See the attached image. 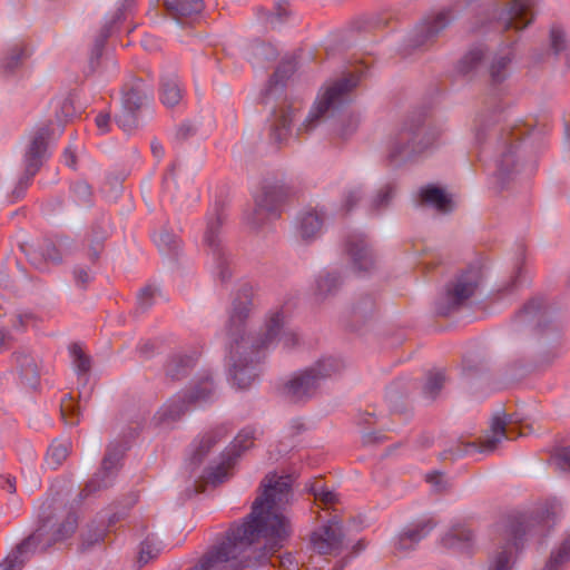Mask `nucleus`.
<instances>
[{
	"mask_svg": "<svg viewBox=\"0 0 570 570\" xmlns=\"http://www.w3.org/2000/svg\"><path fill=\"white\" fill-rule=\"evenodd\" d=\"M530 281L531 273L529 268L525 266L524 261H518L510 281L505 285H503L499 289V292L502 294L515 293L519 289L528 286L530 284Z\"/></svg>",
	"mask_w": 570,
	"mask_h": 570,
	"instance_id": "obj_37",
	"label": "nucleus"
},
{
	"mask_svg": "<svg viewBox=\"0 0 570 570\" xmlns=\"http://www.w3.org/2000/svg\"><path fill=\"white\" fill-rule=\"evenodd\" d=\"M71 191L77 202L83 205H89L91 203L92 191L90 185L87 181H76L71 187Z\"/></svg>",
	"mask_w": 570,
	"mask_h": 570,
	"instance_id": "obj_56",
	"label": "nucleus"
},
{
	"mask_svg": "<svg viewBox=\"0 0 570 570\" xmlns=\"http://www.w3.org/2000/svg\"><path fill=\"white\" fill-rule=\"evenodd\" d=\"M296 70V62L294 59H284L276 68L275 72L269 79L272 87L284 86L285 81L292 77Z\"/></svg>",
	"mask_w": 570,
	"mask_h": 570,
	"instance_id": "obj_50",
	"label": "nucleus"
},
{
	"mask_svg": "<svg viewBox=\"0 0 570 570\" xmlns=\"http://www.w3.org/2000/svg\"><path fill=\"white\" fill-rule=\"evenodd\" d=\"M69 353L78 376H86L91 368L90 357L83 352L81 345L77 343L70 345Z\"/></svg>",
	"mask_w": 570,
	"mask_h": 570,
	"instance_id": "obj_47",
	"label": "nucleus"
},
{
	"mask_svg": "<svg viewBox=\"0 0 570 570\" xmlns=\"http://www.w3.org/2000/svg\"><path fill=\"white\" fill-rule=\"evenodd\" d=\"M434 528L435 522L431 518H423L406 525L394 540L395 550L402 553L414 550Z\"/></svg>",
	"mask_w": 570,
	"mask_h": 570,
	"instance_id": "obj_20",
	"label": "nucleus"
},
{
	"mask_svg": "<svg viewBox=\"0 0 570 570\" xmlns=\"http://www.w3.org/2000/svg\"><path fill=\"white\" fill-rule=\"evenodd\" d=\"M533 0H512L503 9L497 6L492 8V18L498 22L499 27L508 29L522 30L532 22Z\"/></svg>",
	"mask_w": 570,
	"mask_h": 570,
	"instance_id": "obj_14",
	"label": "nucleus"
},
{
	"mask_svg": "<svg viewBox=\"0 0 570 570\" xmlns=\"http://www.w3.org/2000/svg\"><path fill=\"white\" fill-rule=\"evenodd\" d=\"M253 295L254 288L249 283L244 282L239 284L233 298L228 317V344H234L236 341H240L243 337L253 340L256 343L263 337V334L259 336H254L246 332L247 321L253 311Z\"/></svg>",
	"mask_w": 570,
	"mask_h": 570,
	"instance_id": "obj_11",
	"label": "nucleus"
},
{
	"mask_svg": "<svg viewBox=\"0 0 570 570\" xmlns=\"http://www.w3.org/2000/svg\"><path fill=\"white\" fill-rule=\"evenodd\" d=\"M76 112V107L71 96L61 97L55 100V117L57 125L60 128H63V125L75 117ZM61 132L62 129H60V134Z\"/></svg>",
	"mask_w": 570,
	"mask_h": 570,
	"instance_id": "obj_43",
	"label": "nucleus"
},
{
	"mask_svg": "<svg viewBox=\"0 0 570 570\" xmlns=\"http://www.w3.org/2000/svg\"><path fill=\"white\" fill-rule=\"evenodd\" d=\"M16 370L22 385L36 389L39 384L40 372L37 360L26 350L13 354Z\"/></svg>",
	"mask_w": 570,
	"mask_h": 570,
	"instance_id": "obj_24",
	"label": "nucleus"
},
{
	"mask_svg": "<svg viewBox=\"0 0 570 570\" xmlns=\"http://www.w3.org/2000/svg\"><path fill=\"white\" fill-rule=\"evenodd\" d=\"M153 239L158 248L178 249L183 246L181 239L167 229L154 234Z\"/></svg>",
	"mask_w": 570,
	"mask_h": 570,
	"instance_id": "obj_53",
	"label": "nucleus"
},
{
	"mask_svg": "<svg viewBox=\"0 0 570 570\" xmlns=\"http://www.w3.org/2000/svg\"><path fill=\"white\" fill-rule=\"evenodd\" d=\"M122 452L119 448L109 446L104 456L101 469L95 474V476L86 484L83 490L80 492V500L87 498L91 493L99 490L107 489L115 480L118 471V465L121 459Z\"/></svg>",
	"mask_w": 570,
	"mask_h": 570,
	"instance_id": "obj_15",
	"label": "nucleus"
},
{
	"mask_svg": "<svg viewBox=\"0 0 570 570\" xmlns=\"http://www.w3.org/2000/svg\"><path fill=\"white\" fill-rule=\"evenodd\" d=\"M68 454L69 451L66 443L53 442L47 451L45 462L50 469L56 470L67 459Z\"/></svg>",
	"mask_w": 570,
	"mask_h": 570,
	"instance_id": "obj_48",
	"label": "nucleus"
},
{
	"mask_svg": "<svg viewBox=\"0 0 570 570\" xmlns=\"http://www.w3.org/2000/svg\"><path fill=\"white\" fill-rule=\"evenodd\" d=\"M325 214L316 209L301 212L294 224L293 235L299 245L308 246L320 237Z\"/></svg>",
	"mask_w": 570,
	"mask_h": 570,
	"instance_id": "obj_18",
	"label": "nucleus"
},
{
	"mask_svg": "<svg viewBox=\"0 0 570 570\" xmlns=\"http://www.w3.org/2000/svg\"><path fill=\"white\" fill-rule=\"evenodd\" d=\"M196 361V352L173 354L166 364V374L173 380H180L191 371Z\"/></svg>",
	"mask_w": 570,
	"mask_h": 570,
	"instance_id": "obj_31",
	"label": "nucleus"
},
{
	"mask_svg": "<svg viewBox=\"0 0 570 570\" xmlns=\"http://www.w3.org/2000/svg\"><path fill=\"white\" fill-rule=\"evenodd\" d=\"M132 3L134 0H124L121 6L116 10L111 18L108 21H106L99 35L95 38L89 56V65L92 71L99 66V60L102 56L105 43L108 37L110 36L114 26L117 24L119 21L126 19V11L131 8Z\"/></svg>",
	"mask_w": 570,
	"mask_h": 570,
	"instance_id": "obj_22",
	"label": "nucleus"
},
{
	"mask_svg": "<svg viewBox=\"0 0 570 570\" xmlns=\"http://www.w3.org/2000/svg\"><path fill=\"white\" fill-rule=\"evenodd\" d=\"M115 121L125 132H131L138 126V111L121 105L119 112L115 115Z\"/></svg>",
	"mask_w": 570,
	"mask_h": 570,
	"instance_id": "obj_51",
	"label": "nucleus"
},
{
	"mask_svg": "<svg viewBox=\"0 0 570 570\" xmlns=\"http://www.w3.org/2000/svg\"><path fill=\"white\" fill-rule=\"evenodd\" d=\"M445 375L442 371L429 372L422 386V394L429 401H434L443 389Z\"/></svg>",
	"mask_w": 570,
	"mask_h": 570,
	"instance_id": "obj_44",
	"label": "nucleus"
},
{
	"mask_svg": "<svg viewBox=\"0 0 570 570\" xmlns=\"http://www.w3.org/2000/svg\"><path fill=\"white\" fill-rule=\"evenodd\" d=\"M360 78L355 75L343 77L330 85L317 97L302 127L298 130L311 131L323 117H334L342 108L351 102V92L358 85Z\"/></svg>",
	"mask_w": 570,
	"mask_h": 570,
	"instance_id": "obj_5",
	"label": "nucleus"
},
{
	"mask_svg": "<svg viewBox=\"0 0 570 570\" xmlns=\"http://www.w3.org/2000/svg\"><path fill=\"white\" fill-rule=\"evenodd\" d=\"M570 563V541L568 539L556 548L543 570H568Z\"/></svg>",
	"mask_w": 570,
	"mask_h": 570,
	"instance_id": "obj_42",
	"label": "nucleus"
},
{
	"mask_svg": "<svg viewBox=\"0 0 570 570\" xmlns=\"http://www.w3.org/2000/svg\"><path fill=\"white\" fill-rule=\"evenodd\" d=\"M288 13L289 11L286 2L277 3L274 11L265 9L258 10L259 18L268 23L272 28L281 26L285 21V18L288 16Z\"/></svg>",
	"mask_w": 570,
	"mask_h": 570,
	"instance_id": "obj_49",
	"label": "nucleus"
},
{
	"mask_svg": "<svg viewBox=\"0 0 570 570\" xmlns=\"http://www.w3.org/2000/svg\"><path fill=\"white\" fill-rule=\"evenodd\" d=\"M346 246H347L346 249L358 250V249H367V247L373 246V243L367 237V235H365L363 233L355 232V233H352L351 235H348V237L346 239Z\"/></svg>",
	"mask_w": 570,
	"mask_h": 570,
	"instance_id": "obj_58",
	"label": "nucleus"
},
{
	"mask_svg": "<svg viewBox=\"0 0 570 570\" xmlns=\"http://www.w3.org/2000/svg\"><path fill=\"white\" fill-rule=\"evenodd\" d=\"M227 215L222 206H215L205 217L202 245L212 249H220L229 245L225 223Z\"/></svg>",
	"mask_w": 570,
	"mask_h": 570,
	"instance_id": "obj_17",
	"label": "nucleus"
},
{
	"mask_svg": "<svg viewBox=\"0 0 570 570\" xmlns=\"http://www.w3.org/2000/svg\"><path fill=\"white\" fill-rule=\"evenodd\" d=\"M168 11L177 17H189L199 13L204 3L202 0H163Z\"/></svg>",
	"mask_w": 570,
	"mask_h": 570,
	"instance_id": "obj_41",
	"label": "nucleus"
},
{
	"mask_svg": "<svg viewBox=\"0 0 570 570\" xmlns=\"http://www.w3.org/2000/svg\"><path fill=\"white\" fill-rule=\"evenodd\" d=\"M283 322L281 312L271 314L266 323V332L256 343L253 340L242 338L228 344L227 364L233 384L239 390L248 389L258 377V365L265 352L273 345L276 327Z\"/></svg>",
	"mask_w": 570,
	"mask_h": 570,
	"instance_id": "obj_1",
	"label": "nucleus"
},
{
	"mask_svg": "<svg viewBox=\"0 0 570 570\" xmlns=\"http://www.w3.org/2000/svg\"><path fill=\"white\" fill-rule=\"evenodd\" d=\"M374 299L370 296L365 297L362 302L357 303L354 307V313L357 315H365L374 311Z\"/></svg>",
	"mask_w": 570,
	"mask_h": 570,
	"instance_id": "obj_64",
	"label": "nucleus"
},
{
	"mask_svg": "<svg viewBox=\"0 0 570 570\" xmlns=\"http://www.w3.org/2000/svg\"><path fill=\"white\" fill-rule=\"evenodd\" d=\"M164 549L163 542L155 535H148L140 544L139 562L148 563L157 558Z\"/></svg>",
	"mask_w": 570,
	"mask_h": 570,
	"instance_id": "obj_45",
	"label": "nucleus"
},
{
	"mask_svg": "<svg viewBox=\"0 0 570 570\" xmlns=\"http://www.w3.org/2000/svg\"><path fill=\"white\" fill-rule=\"evenodd\" d=\"M275 312L282 313L283 322L279 325V327L275 328L277 334L275 336V341H274L273 345H271L269 348L275 347L277 343H281L284 348L292 350L299 344V336L295 331H293L292 328L286 326V315L284 313L283 307H277V308L271 309L268 312V314L266 315L265 324L267 323V320L271 316V314H273ZM265 332H266V325L264 326L263 334Z\"/></svg>",
	"mask_w": 570,
	"mask_h": 570,
	"instance_id": "obj_34",
	"label": "nucleus"
},
{
	"mask_svg": "<svg viewBox=\"0 0 570 570\" xmlns=\"http://www.w3.org/2000/svg\"><path fill=\"white\" fill-rule=\"evenodd\" d=\"M538 523V519L528 514H511L495 524L499 549L489 558L488 570H512L515 556L523 541Z\"/></svg>",
	"mask_w": 570,
	"mask_h": 570,
	"instance_id": "obj_4",
	"label": "nucleus"
},
{
	"mask_svg": "<svg viewBox=\"0 0 570 570\" xmlns=\"http://www.w3.org/2000/svg\"><path fill=\"white\" fill-rule=\"evenodd\" d=\"M212 255L214 274L222 283L228 282L233 275V268L235 265L230 252H212Z\"/></svg>",
	"mask_w": 570,
	"mask_h": 570,
	"instance_id": "obj_40",
	"label": "nucleus"
},
{
	"mask_svg": "<svg viewBox=\"0 0 570 570\" xmlns=\"http://www.w3.org/2000/svg\"><path fill=\"white\" fill-rule=\"evenodd\" d=\"M421 204L434 208L436 212L446 214L452 212L453 202L445 190L434 184H428L419 189Z\"/></svg>",
	"mask_w": 570,
	"mask_h": 570,
	"instance_id": "obj_25",
	"label": "nucleus"
},
{
	"mask_svg": "<svg viewBox=\"0 0 570 570\" xmlns=\"http://www.w3.org/2000/svg\"><path fill=\"white\" fill-rule=\"evenodd\" d=\"M73 279L78 287L85 289L88 284L91 282L92 276L90 272L83 266H76L73 268Z\"/></svg>",
	"mask_w": 570,
	"mask_h": 570,
	"instance_id": "obj_62",
	"label": "nucleus"
},
{
	"mask_svg": "<svg viewBox=\"0 0 570 570\" xmlns=\"http://www.w3.org/2000/svg\"><path fill=\"white\" fill-rule=\"evenodd\" d=\"M484 277V266L480 263L470 264L446 285L442 302L438 304V313L449 315L470 299L480 287Z\"/></svg>",
	"mask_w": 570,
	"mask_h": 570,
	"instance_id": "obj_8",
	"label": "nucleus"
},
{
	"mask_svg": "<svg viewBox=\"0 0 570 570\" xmlns=\"http://www.w3.org/2000/svg\"><path fill=\"white\" fill-rule=\"evenodd\" d=\"M342 284L336 272H322L315 279L314 296L317 301H324L334 295Z\"/></svg>",
	"mask_w": 570,
	"mask_h": 570,
	"instance_id": "obj_35",
	"label": "nucleus"
},
{
	"mask_svg": "<svg viewBox=\"0 0 570 570\" xmlns=\"http://www.w3.org/2000/svg\"><path fill=\"white\" fill-rule=\"evenodd\" d=\"M542 311V301L533 298L529 301L517 313L514 317V324L521 325H540Z\"/></svg>",
	"mask_w": 570,
	"mask_h": 570,
	"instance_id": "obj_38",
	"label": "nucleus"
},
{
	"mask_svg": "<svg viewBox=\"0 0 570 570\" xmlns=\"http://www.w3.org/2000/svg\"><path fill=\"white\" fill-rule=\"evenodd\" d=\"M215 386L212 376L199 380L190 391L179 392L170 397L154 415L155 425L170 428L189 410L190 405L207 402L212 399Z\"/></svg>",
	"mask_w": 570,
	"mask_h": 570,
	"instance_id": "obj_7",
	"label": "nucleus"
},
{
	"mask_svg": "<svg viewBox=\"0 0 570 570\" xmlns=\"http://www.w3.org/2000/svg\"><path fill=\"white\" fill-rule=\"evenodd\" d=\"M51 134V129L48 126H43L35 132L24 154V174L12 190L13 200L24 196L31 179L47 158L48 142Z\"/></svg>",
	"mask_w": 570,
	"mask_h": 570,
	"instance_id": "obj_12",
	"label": "nucleus"
},
{
	"mask_svg": "<svg viewBox=\"0 0 570 570\" xmlns=\"http://www.w3.org/2000/svg\"><path fill=\"white\" fill-rule=\"evenodd\" d=\"M515 43L512 41L503 45L491 58L488 70L492 83H501L510 76V66L515 58Z\"/></svg>",
	"mask_w": 570,
	"mask_h": 570,
	"instance_id": "obj_23",
	"label": "nucleus"
},
{
	"mask_svg": "<svg viewBox=\"0 0 570 570\" xmlns=\"http://www.w3.org/2000/svg\"><path fill=\"white\" fill-rule=\"evenodd\" d=\"M40 534L41 533L39 532L35 535H29L21 543H19L0 564V570H20L26 562L23 558L24 552Z\"/></svg>",
	"mask_w": 570,
	"mask_h": 570,
	"instance_id": "obj_39",
	"label": "nucleus"
},
{
	"mask_svg": "<svg viewBox=\"0 0 570 570\" xmlns=\"http://www.w3.org/2000/svg\"><path fill=\"white\" fill-rule=\"evenodd\" d=\"M475 141L482 146V153L490 154L494 163L492 177L495 187L503 189L519 173L522 154L519 138L511 131L489 129L483 118L479 119L475 129Z\"/></svg>",
	"mask_w": 570,
	"mask_h": 570,
	"instance_id": "obj_2",
	"label": "nucleus"
},
{
	"mask_svg": "<svg viewBox=\"0 0 570 570\" xmlns=\"http://www.w3.org/2000/svg\"><path fill=\"white\" fill-rule=\"evenodd\" d=\"M441 136L435 128H425L421 116L407 117L386 139V159L400 166L432 147Z\"/></svg>",
	"mask_w": 570,
	"mask_h": 570,
	"instance_id": "obj_3",
	"label": "nucleus"
},
{
	"mask_svg": "<svg viewBox=\"0 0 570 570\" xmlns=\"http://www.w3.org/2000/svg\"><path fill=\"white\" fill-rule=\"evenodd\" d=\"M78 525V519L77 515L73 512H68L65 518L59 523H52V520L50 517H47L42 524L31 534L35 535L36 533H41L35 542L27 549V551L23 554L24 561L29 558V556L33 552L36 547L42 541V538L46 534H49L51 532V538L48 541V546L51 542L61 541L67 538H69L73 532L76 531Z\"/></svg>",
	"mask_w": 570,
	"mask_h": 570,
	"instance_id": "obj_16",
	"label": "nucleus"
},
{
	"mask_svg": "<svg viewBox=\"0 0 570 570\" xmlns=\"http://www.w3.org/2000/svg\"><path fill=\"white\" fill-rule=\"evenodd\" d=\"M550 465L561 473L570 470V450L567 446L556 449L549 460Z\"/></svg>",
	"mask_w": 570,
	"mask_h": 570,
	"instance_id": "obj_52",
	"label": "nucleus"
},
{
	"mask_svg": "<svg viewBox=\"0 0 570 570\" xmlns=\"http://www.w3.org/2000/svg\"><path fill=\"white\" fill-rule=\"evenodd\" d=\"M153 97L150 87L141 79H136L122 89L121 105L139 111L144 104Z\"/></svg>",
	"mask_w": 570,
	"mask_h": 570,
	"instance_id": "obj_28",
	"label": "nucleus"
},
{
	"mask_svg": "<svg viewBox=\"0 0 570 570\" xmlns=\"http://www.w3.org/2000/svg\"><path fill=\"white\" fill-rule=\"evenodd\" d=\"M253 56L255 58L264 57L265 59L271 60L276 57V53L271 45L257 43L253 47Z\"/></svg>",
	"mask_w": 570,
	"mask_h": 570,
	"instance_id": "obj_63",
	"label": "nucleus"
},
{
	"mask_svg": "<svg viewBox=\"0 0 570 570\" xmlns=\"http://www.w3.org/2000/svg\"><path fill=\"white\" fill-rule=\"evenodd\" d=\"M363 196L361 186L348 187L343 195V207L347 212L352 210L363 199Z\"/></svg>",
	"mask_w": 570,
	"mask_h": 570,
	"instance_id": "obj_57",
	"label": "nucleus"
},
{
	"mask_svg": "<svg viewBox=\"0 0 570 570\" xmlns=\"http://www.w3.org/2000/svg\"><path fill=\"white\" fill-rule=\"evenodd\" d=\"M396 194V185L394 183H387L383 185L370 202V207L373 210H380L386 208Z\"/></svg>",
	"mask_w": 570,
	"mask_h": 570,
	"instance_id": "obj_46",
	"label": "nucleus"
},
{
	"mask_svg": "<svg viewBox=\"0 0 570 570\" xmlns=\"http://www.w3.org/2000/svg\"><path fill=\"white\" fill-rule=\"evenodd\" d=\"M23 42L10 45L0 57V72L4 76L13 73L28 58Z\"/></svg>",
	"mask_w": 570,
	"mask_h": 570,
	"instance_id": "obj_30",
	"label": "nucleus"
},
{
	"mask_svg": "<svg viewBox=\"0 0 570 570\" xmlns=\"http://www.w3.org/2000/svg\"><path fill=\"white\" fill-rule=\"evenodd\" d=\"M26 261L39 272H48L62 262L61 252H23Z\"/></svg>",
	"mask_w": 570,
	"mask_h": 570,
	"instance_id": "obj_36",
	"label": "nucleus"
},
{
	"mask_svg": "<svg viewBox=\"0 0 570 570\" xmlns=\"http://www.w3.org/2000/svg\"><path fill=\"white\" fill-rule=\"evenodd\" d=\"M343 363L335 357H325L313 366L296 373L286 384V394L293 401H303L312 397L321 383L332 375L340 373Z\"/></svg>",
	"mask_w": 570,
	"mask_h": 570,
	"instance_id": "obj_9",
	"label": "nucleus"
},
{
	"mask_svg": "<svg viewBox=\"0 0 570 570\" xmlns=\"http://www.w3.org/2000/svg\"><path fill=\"white\" fill-rule=\"evenodd\" d=\"M257 438V430L254 426H245L233 440L232 444L220 455V461L209 466L204 475L205 482L210 485H218L227 481L237 459L243 452L250 449Z\"/></svg>",
	"mask_w": 570,
	"mask_h": 570,
	"instance_id": "obj_10",
	"label": "nucleus"
},
{
	"mask_svg": "<svg viewBox=\"0 0 570 570\" xmlns=\"http://www.w3.org/2000/svg\"><path fill=\"white\" fill-rule=\"evenodd\" d=\"M453 18L452 10L446 9L432 18L424 19L414 28L413 35L410 39L411 46L416 48L428 43L443 31Z\"/></svg>",
	"mask_w": 570,
	"mask_h": 570,
	"instance_id": "obj_19",
	"label": "nucleus"
},
{
	"mask_svg": "<svg viewBox=\"0 0 570 570\" xmlns=\"http://www.w3.org/2000/svg\"><path fill=\"white\" fill-rule=\"evenodd\" d=\"M157 291V287L151 285L144 287L138 294V305L142 309L149 308L153 305V299Z\"/></svg>",
	"mask_w": 570,
	"mask_h": 570,
	"instance_id": "obj_61",
	"label": "nucleus"
},
{
	"mask_svg": "<svg viewBox=\"0 0 570 570\" xmlns=\"http://www.w3.org/2000/svg\"><path fill=\"white\" fill-rule=\"evenodd\" d=\"M550 49L554 56L560 55L567 48V35L563 29L552 26L549 33Z\"/></svg>",
	"mask_w": 570,
	"mask_h": 570,
	"instance_id": "obj_54",
	"label": "nucleus"
},
{
	"mask_svg": "<svg viewBox=\"0 0 570 570\" xmlns=\"http://www.w3.org/2000/svg\"><path fill=\"white\" fill-rule=\"evenodd\" d=\"M184 96V89L178 75L175 71H166L160 77V101L168 108L177 106Z\"/></svg>",
	"mask_w": 570,
	"mask_h": 570,
	"instance_id": "obj_27",
	"label": "nucleus"
},
{
	"mask_svg": "<svg viewBox=\"0 0 570 570\" xmlns=\"http://www.w3.org/2000/svg\"><path fill=\"white\" fill-rule=\"evenodd\" d=\"M343 538L341 524L331 521L312 533L311 543L320 554L336 553L343 546Z\"/></svg>",
	"mask_w": 570,
	"mask_h": 570,
	"instance_id": "obj_21",
	"label": "nucleus"
},
{
	"mask_svg": "<svg viewBox=\"0 0 570 570\" xmlns=\"http://www.w3.org/2000/svg\"><path fill=\"white\" fill-rule=\"evenodd\" d=\"M293 195V189L281 179H266L262 191L255 196V207L247 216V225L258 229L281 217L283 204Z\"/></svg>",
	"mask_w": 570,
	"mask_h": 570,
	"instance_id": "obj_6",
	"label": "nucleus"
},
{
	"mask_svg": "<svg viewBox=\"0 0 570 570\" xmlns=\"http://www.w3.org/2000/svg\"><path fill=\"white\" fill-rule=\"evenodd\" d=\"M485 56L487 47L484 45L479 43L471 47L459 60L458 72L464 76L475 73L483 66Z\"/></svg>",
	"mask_w": 570,
	"mask_h": 570,
	"instance_id": "obj_33",
	"label": "nucleus"
},
{
	"mask_svg": "<svg viewBox=\"0 0 570 570\" xmlns=\"http://www.w3.org/2000/svg\"><path fill=\"white\" fill-rule=\"evenodd\" d=\"M473 532L461 524L453 525L441 539L444 548L461 552H469L473 547Z\"/></svg>",
	"mask_w": 570,
	"mask_h": 570,
	"instance_id": "obj_29",
	"label": "nucleus"
},
{
	"mask_svg": "<svg viewBox=\"0 0 570 570\" xmlns=\"http://www.w3.org/2000/svg\"><path fill=\"white\" fill-rule=\"evenodd\" d=\"M227 435L225 426H218L206 433L199 441L193 444L190 460L193 464H199L214 444Z\"/></svg>",
	"mask_w": 570,
	"mask_h": 570,
	"instance_id": "obj_32",
	"label": "nucleus"
},
{
	"mask_svg": "<svg viewBox=\"0 0 570 570\" xmlns=\"http://www.w3.org/2000/svg\"><path fill=\"white\" fill-rule=\"evenodd\" d=\"M311 491L316 500L322 501L326 505L334 504L337 501L336 493L327 490L318 482L311 488Z\"/></svg>",
	"mask_w": 570,
	"mask_h": 570,
	"instance_id": "obj_59",
	"label": "nucleus"
},
{
	"mask_svg": "<svg viewBox=\"0 0 570 570\" xmlns=\"http://www.w3.org/2000/svg\"><path fill=\"white\" fill-rule=\"evenodd\" d=\"M352 267L357 272H368L373 265L374 259L372 256V252H352Z\"/></svg>",
	"mask_w": 570,
	"mask_h": 570,
	"instance_id": "obj_55",
	"label": "nucleus"
},
{
	"mask_svg": "<svg viewBox=\"0 0 570 570\" xmlns=\"http://www.w3.org/2000/svg\"><path fill=\"white\" fill-rule=\"evenodd\" d=\"M292 122L293 110L289 107L274 111L269 125V140L273 145L279 147L287 141Z\"/></svg>",
	"mask_w": 570,
	"mask_h": 570,
	"instance_id": "obj_26",
	"label": "nucleus"
},
{
	"mask_svg": "<svg viewBox=\"0 0 570 570\" xmlns=\"http://www.w3.org/2000/svg\"><path fill=\"white\" fill-rule=\"evenodd\" d=\"M513 438L512 429L507 428V422L495 416L491 422L490 430L485 433L480 444L475 442H462L458 443L455 448H451L449 451L454 458L476 452L492 453L503 440H512Z\"/></svg>",
	"mask_w": 570,
	"mask_h": 570,
	"instance_id": "obj_13",
	"label": "nucleus"
},
{
	"mask_svg": "<svg viewBox=\"0 0 570 570\" xmlns=\"http://www.w3.org/2000/svg\"><path fill=\"white\" fill-rule=\"evenodd\" d=\"M425 480L435 492H443L450 487L449 480L439 471L428 473Z\"/></svg>",
	"mask_w": 570,
	"mask_h": 570,
	"instance_id": "obj_60",
	"label": "nucleus"
}]
</instances>
